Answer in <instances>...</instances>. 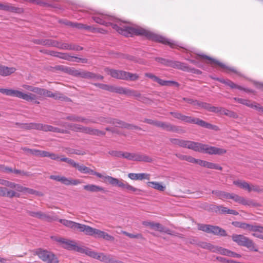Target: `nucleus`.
<instances>
[{
	"label": "nucleus",
	"mask_w": 263,
	"mask_h": 263,
	"mask_svg": "<svg viewBox=\"0 0 263 263\" xmlns=\"http://www.w3.org/2000/svg\"><path fill=\"white\" fill-rule=\"evenodd\" d=\"M147 184L149 186L160 191H164L165 189V186L159 182L151 181L148 182Z\"/></svg>",
	"instance_id": "obj_39"
},
{
	"label": "nucleus",
	"mask_w": 263,
	"mask_h": 263,
	"mask_svg": "<svg viewBox=\"0 0 263 263\" xmlns=\"http://www.w3.org/2000/svg\"><path fill=\"white\" fill-rule=\"evenodd\" d=\"M80 246H78L75 241L66 239L64 245L62 246V247L68 250L74 251L78 252Z\"/></svg>",
	"instance_id": "obj_25"
},
{
	"label": "nucleus",
	"mask_w": 263,
	"mask_h": 263,
	"mask_svg": "<svg viewBox=\"0 0 263 263\" xmlns=\"http://www.w3.org/2000/svg\"><path fill=\"white\" fill-rule=\"evenodd\" d=\"M17 8L8 4L0 3V10L12 12H16Z\"/></svg>",
	"instance_id": "obj_40"
},
{
	"label": "nucleus",
	"mask_w": 263,
	"mask_h": 263,
	"mask_svg": "<svg viewBox=\"0 0 263 263\" xmlns=\"http://www.w3.org/2000/svg\"><path fill=\"white\" fill-rule=\"evenodd\" d=\"M88 13L93 15L92 18L96 23L105 26L110 25L119 33L125 36L142 35L152 41L168 45L171 48H176L177 47L183 48V47L179 46L177 42L173 40L154 33L139 26L128 25L126 22H122L120 20L113 16L96 12L93 10L88 11Z\"/></svg>",
	"instance_id": "obj_1"
},
{
	"label": "nucleus",
	"mask_w": 263,
	"mask_h": 263,
	"mask_svg": "<svg viewBox=\"0 0 263 263\" xmlns=\"http://www.w3.org/2000/svg\"><path fill=\"white\" fill-rule=\"evenodd\" d=\"M212 194H215L219 197V199L224 200L225 199H229L230 193L221 191H213Z\"/></svg>",
	"instance_id": "obj_44"
},
{
	"label": "nucleus",
	"mask_w": 263,
	"mask_h": 263,
	"mask_svg": "<svg viewBox=\"0 0 263 263\" xmlns=\"http://www.w3.org/2000/svg\"><path fill=\"white\" fill-rule=\"evenodd\" d=\"M239 227L244 230L253 232L252 235L258 238V236L263 233V226L260 225H252L246 223H241Z\"/></svg>",
	"instance_id": "obj_14"
},
{
	"label": "nucleus",
	"mask_w": 263,
	"mask_h": 263,
	"mask_svg": "<svg viewBox=\"0 0 263 263\" xmlns=\"http://www.w3.org/2000/svg\"><path fill=\"white\" fill-rule=\"evenodd\" d=\"M156 60L157 62L166 66H170L174 68L178 69L184 71L190 72L192 70V69L189 67L187 64L179 61H168L160 58H157Z\"/></svg>",
	"instance_id": "obj_8"
},
{
	"label": "nucleus",
	"mask_w": 263,
	"mask_h": 263,
	"mask_svg": "<svg viewBox=\"0 0 263 263\" xmlns=\"http://www.w3.org/2000/svg\"><path fill=\"white\" fill-rule=\"evenodd\" d=\"M59 159L57 160H60L61 161L65 162L69 164V165L72 166L73 167H75L77 163L74 161L73 160L66 158V157H60L58 156Z\"/></svg>",
	"instance_id": "obj_51"
},
{
	"label": "nucleus",
	"mask_w": 263,
	"mask_h": 263,
	"mask_svg": "<svg viewBox=\"0 0 263 263\" xmlns=\"http://www.w3.org/2000/svg\"><path fill=\"white\" fill-rule=\"evenodd\" d=\"M230 252V250L218 246H215V249L213 250V252L218 253L228 256L229 255Z\"/></svg>",
	"instance_id": "obj_47"
},
{
	"label": "nucleus",
	"mask_w": 263,
	"mask_h": 263,
	"mask_svg": "<svg viewBox=\"0 0 263 263\" xmlns=\"http://www.w3.org/2000/svg\"><path fill=\"white\" fill-rule=\"evenodd\" d=\"M0 184L10 189H15L16 191L19 192H25V190H27V187L6 180L0 179Z\"/></svg>",
	"instance_id": "obj_20"
},
{
	"label": "nucleus",
	"mask_w": 263,
	"mask_h": 263,
	"mask_svg": "<svg viewBox=\"0 0 263 263\" xmlns=\"http://www.w3.org/2000/svg\"><path fill=\"white\" fill-rule=\"evenodd\" d=\"M51 238L52 240H55V241L61 243L62 246L64 245V244L65 242V240H66L63 238L58 237H56V236H51Z\"/></svg>",
	"instance_id": "obj_61"
},
{
	"label": "nucleus",
	"mask_w": 263,
	"mask_h": 263,
	"mask_svg": "<svg viewBox=\"0 0 263 263\" xmlns=\"http://www.w3.org/2000/svg\"><path fill=\"white\" fill-rule=\"evenodd\" d=\"M187 148L196 152L208 154L209 155H221L227 152V151L224 148L212 146L208 144L190 141H189Z\"/></svg>",
	"instance_id": "obj_3"
},
{
	"label": "nucleus",
	"mask_w": 263,
	"mask_h": 263,
	"mask_svg": "<svg viewBox=\"0 0 263 263\" xmlns=\"http://www.w3.org/2000/svg\"><path fill=\"white\" fill-rule=\"evenodd\" d=\"M23 127L25 129H35L42 130L45 132H53L55 133L61 132V129L58 127H55L51 125H45L40 123H30L23 124Z\"/></svg>",
	"instance_id": "obj_9"
},
{
	"label": "nucleus",
	"mask_w": 263,
	"mask_h": 263,
	"mask_svg": "<svg viewBox=\"0 0 263 263\" xmlns=\"http://www.w3.org/2000/svg\"><path fill=\"white\" fill-rule=\"evenodd\" d=\"M83 48L79 46H76L72 44H69L68 43H64V45L63 47H62V49H65V50H82Z\"/></svg>",
	"instance_id": "obj_43"
},
{
	"label": "nucleus",
	"mask_w": 263,
	"mask_h": 263,
	"mask_svg": "<svg viewBox=\"0 0 263 263\" xmlns=\"http://www.w3.org/2000/svg\"><path fill=\"white\" fill-rule=\"evenodd\" d=\"M155 82L159 83L161 86H170L173 84L178 85V83L173 81H166L160 79L158 77L155 81Z\"/></svg>",
	"instance_id": "obj_46"
},
{
	"label": "nucleus",
	"mask_w": 263,
	"mask_h": 263,
	"mask_svg": "<svg viewBox=\"0 0 263 263\" xmlns=\"http://www.w3.org/2000/svg\"><path fill=\"white\" fill-rule=\"evenodd\" d=\"M16 70L14 67H9L3 66L0 64V75L2 76H8L14 73Z\"/></svg>",
	"instance_id": "obj_28"
},
{
	"label": "nucleus",
	"mask_w": 263,
	"mask_h": 263,
	"mask_svg": "<svg viewBox=\"0 0 263 263\" xmlns=\"http://www.w3.org/2000/svg\"><path fill=\"white\" fill-rule=\"evenodd\" d=\"M197 125L208 129H217V127L216 126L207 123L204 121L203 120L200 119H199L198 122H197Z\"/></svg>",
	"instance_id": "obj_45"
},
{
	"label": "nucleus",
	"mask_w": 263,
	"mask_h": 263,
	"mask_svg": "<svg viewBox=\"0 0 263 263\" xmlns=\"http://www.w3.org/2000/svg\"><path fill=\"white\" fill-rule=\"evenodd\" d=\"M63 23L66 25L70 26L79 29H85L87 30H91L92 32L95 31L96 29L91 26H88L81 23H72L67 21L63 22Z\"/></svg>",
	"instance_id": "obj_22"
},
{
	"label": "nucleus",
	"mask_w": 263,
	"mask_h": 263,
	"mask_svg": "<svg viewBox=\"0 0 263 263\" xmlns=\"http://www.w3.org/2000/svg\"><path fill=\"white\" fill-rule=\"evenodd\" d=\"M2 192L4 195H1V196H6L9 198H12L13 197H18L20 196V194L17 193L16 192L13 190H8L6 187H3Z\"/></svg>",
	"instance_id": "obj_34"
},
{
	"label": "nucleus",
	"mask_w": 263,
	"mask_h": 263,
	"mask_svg": "<svg viewBox=\"0 0 263 263\" xmlns=\"http://www.w3.org/2000/svg\"><path fill=\"white\" fill-rule=\"evenodd\" d=\"M47 53L51 56L58 57L60 59L66 60L68 61L77 62H81L82 63H85L86 62V60L85 59H81V58H77L76 57L71 56L66 53H62V52H57V51H52V50H50V51H48L47 52Z\"/></svg>",
	"instance_id": "obj_12"
},
{
	"label": "nucleus",
	"mask_w": 263,
	"mask_h": 263,
	"mask_svg": "<svg viewBox=\"0 0 263 263\" xmlns=\"http://www.w3.org/2000/svg\"><path fill=\"white\" fill-rule=\"evenodd\" d=\"M143 224L146 227H150L152 229L160 232L164 231V228L159 223L154 222L144 221Z\"/></svg>",
	"instance_id": "obj_29"
},
{
	"label": "nucleus",
	"mask_w": 263,
	"mask_h": 263,
	"mask_svg": "<svg viewBox=\"0 0 263 263\" xmlns=\"http://www.w3.org/2000/svg\"><path fill=\"white\" fill-rule=\"evenodd\" d=\"M112 90H111V92H115L116 93H119V94H124L126 95V92L127 88H124L122 87H114L112 86Z\"/></svg>",
	"instance_id": "obj_52"
},
{
	"label": "nucleus",
	"mask_w": 263,
	"mask_h": 263,
	"mask_svg": "<svg viewBox=\"0 0 263 263\" xmlns=\"http://www.w3.org/2000/svg\"><path fill=\"white\" fill-rule=\"evenodd\" d=\"M108 73L113 78L125 80L135 81L139 78V76L136 73L122 70L110 69Z\"/></svg>",
	"instance_id": "obj_7"
},
{
	"label": "nucleus",
	"mask_w": 263,
	"mask_h": 263,
	"mask_svg": "<svg viewBox=\"0 0 263 263\" xmlns=\"http://www.w3.org/2000/svg\"><path fill=\"white\" fill-rule=\"evenodd\" d=\"M96 85L98 86L99 88H100L101 89L108 90L111 92V90H112V86H110V85L103 84H96Z\"/></svg>",
	"instance_id": "obj_58"
},
{
	"label": "nucleus",
	"mask_w": 263,
	"mask_h": 263,
	"mask_svg": "<svg viewBox=\"0 0 263 263\" xmlns=\"http://www.w3.org/2000/svg\"><path fill=\"white\" fill-rule=\"evenodd\" d=\"M209 233H213L215 235H219L222 236H227V233L225 230L217 226L210 225Z\"/></svg>",
	"instance_id": "obj_32"
},
{
	"label": "nucleus",
	"mask_w": 263,
	"mask_h": 263,
	"mask_svg": "<svg viewBox=\"0 0 263 263\" xmlns=\"http://www.w3.org/2000/svg\"><path fill=\"white\" fill-rule=\"evenodd\" d=\"M170 114L172 115L175 118L181 120V121L182 120L183 115L177 112H171Z\"/></svg>",
	"instance_id": "obj_64"
},
{
	"label": "nucleus",
	"mask_w": 263,
	"mask_h": 263,
	"mask_svg": "<svg viewBox=\"0 0 263 263\" xmlns=\"http://www.w3.org/2000/svg\"><path fill=\"white\" fill-rule=\"evenodd\" d=\"M122 151H112L109 152V154L117 158H122Z\"/></svg>",
	"instance_id": "obj_56"
},
{
	"label": "nucleus",
	"mask_w": 263,
	"mask_h": 263,
	"mask_svg": "<svg viewBox=\"0 0 263 263\" xmlns=\"http://www.w3.org/2000/svg\"><path fill=\"white\" fill-rule=\"evenodd\" d=\"M126 95L128 97H134L138 100H141L142 98L139 91L128 88H127Z\"/></svg>",
	"instance_id": "obj_37"
},
{
	"label": "nucleus",
	"mask_w": 263,
	"mask_h": 263,
	"mask_svg": "<svg viewBox=\"0 0 263 263\" xmlns=\"http://www.w3.org/2000/svg\"><path fill=\"white\" fill-rule=\"evenodd\" d=\"M47 53L51 56L58 57L60 59L66 60L68 61L77 62H81L82 63H85L86 62V60L85 59H81V58H77L76 57L71 56L66 53H62V52H57V51H52V50H50V51H48L47 52Z\"/></svg>",
	"instance_id": "obj_13"
},
{
	"label": "nucleus",
	"mask_w": 263,
	"mask_h": 263,
	"mask_svg": "<svg viewBox=\"0 0 263 263\" xmlns=\"http://www.w3.org/2000/svg\"><path fill=\"white\" fill-rule=\"evenodd\" d=\"M28 214L33 217L37 218L41 220H46L48 221H51L52 220H55L57 219L56 218L52 217L46 213H43L41 211H27Z\"/></svg>",
	"instance_id": "obj_19"
},
{
	"label": "nucleus",
	"mask_w": 263,
	"mask_h": 263,
	"mask_svg": "<svg viewBox=\"0 0 263 263\" xmlns=\"http://www.w3.org/2000/svg\"><path fill=\"white\" fill-rule=\"evenodd\" d=\"M222 82L232 88H237V89H238L240 90H243L246 92L251 91L248 89L243 88L241 86L236 85V84H235L234 83H233V82H232L230 80H227V81L223 80Z\"/></svg>",
	"instance_id": "obj_42"
},
{
	"label": "nucleus",
	"mask_w": 263,
	"mask_h": 263,
	"mask_svg": "<svg viewBox=\"0 0 263 263\" xmlns=\"http://www.w3.org/2000/svg\"><path fill=\"white\" fill-rule=\"evenodd\" d=\"M63 119L75 122H81L85 123H88L89 122L88 120L85 119L83 117L76 116H69L63 118Z\"/></svg>",
	"instance_id": "obj_38"
},
{
	"label": "nucleus",
	"mask_w": 263,
	"mask_h": 263,
	"mask_svg": "<svg viewBox=\"0 0 263 263\" xmlns=\"http://www.w3.org/2000/svg\"><path fill=\"white\" fill-rule=\"evenodd\" d=\"M51 238L52 240H55V241L61 243L62 246L64 245V244L65 242V240H66L63 238L58 237H56V236H51Z\"/></svg>",
	"instance_id": "obj_62"
},
{
	"label": "nucleus",
	"mask_w": 263,
	"mask_h": 263,
	"mask_svg": "<svg viewBox=\"0 0 263 263\" xmlns=\"http://www.w3.org/2000/svg\"><path fill=\"white\" fill-rule=\"evenodd\" d=\"M0 92L8 96L15 97L28 102H32L37 104H40V102L36 100V95L34 93H24L19 90L6 88H0Z\"/></svg>",
	"instance_id": "obj_5"
},
{
	"label": "nucleus",
	"mask_w": 263,
	"mask_h": 263,
	"mask_svg": "<svg viewBox=\"0 0 263 263\" xmlns=\"http://www.w3.org/2000/svg\"><path fill=\"white\" fill-rule=\"evenodd\" d=\"M50 178L52 180L61 182L62 183L66 185H76L81 183L79 180L72 179L69 178H66L64 176L59 175H51L50 176Z\"/></svg>",
	"instance_id": "obj_17"
},
{
	"label": "nucleus",
	"mask_w": 263,
	"mask_h": 263,
	"mask_svg": "<svg viewBox=\"0 0 263 263\" xmlns=\"http://www.w3.org/2000/svg\"><path fill=\"white\" fill-rule=\"evenodd\" d=\"M37 95H39L40 97H50L54 98L55 99H59L61 98V94L59 93H53L51 91L41 88H39Z\"/></svg>",
	"instance_id": "obj_21"
},
{
	"label": "nucleus",
	"mask_w": 263,
	"mask_h": 263,
	"mask_svg": "<svg viewBox=\"0 0 263 263\" xmlns=\"http://www.w3.org/2000/svg\"><path fill=\"white\" fill-rule=\"evenodd\" d=\"M79 77L83 78H95L96 76V74L91 73L90 72L85 71H80Z\"/></svg>",
	"instance_id": "obj_49"
},
{
	"label": "nucleus",
	"mask_w": 263,
	"mask_h": 263,
	"mask_svg": "<svg viewBox=\"0 0 263 263\" xmlns=\"http://www.w3.org/2000/svg\"><path fill=\"white\" fill-rule=\"evenodd\" d=\"M233 183L235 185L246 190H247L249 184L247 182L241 180H235Z\"/></svg>",
	"instance_id": "obj_50"
},
{
	"label": "nucleus",
	"mask_w": 263,
	"mask_h": 263,
	"mask_svg": "<svg viewBox=\"0 0 263 263\" xmlns=\"http://www.w3.org/2000/svg\"><path fill=\"white\" fill-rule=\"evenodd\" d=\"M258 104L255 102L252 103L248 100H246V103H245V105H246L247 106H248L252 108H254L255 109H256Z\"/></svg>",
	"instance_id": "obj_60"
},
{
	"label": "nucleus",
	"mask_w": 263,
	"mask_h": 263,
	"mask_svg": "<svg viewBox=\"0 0 263 263\" xmlns=\"http://www.w3.org/2000/svg\"><path fill=\"white\" fill-rule=\"evenodd\" d=\"M75 168L78 169V170L82 173L87 174L89 175H91L93 170L88 167H87L83 164H80L78 163Z\"/></svg>",
	"instance_id": "obj_36"
},
{
	"label": "nucleus",
	"mask_w": 263,
	"mask_h": 263,
	"mask_svg": "<svg viewBox=\"0 0 263 263\" xmlns=\"http://www.w3.org/2000/svg\"><path fill=\"white\" fill-rule=\"evenodd\" d=\"M84 190L91 192H104V189L103 187L95 185V184H87L83 186Z\"/></svg>",
	"instance_id": "obj_33"
},
{
	"label": "nucleus",
	"mask_w": 263,
	"mask_h": 263,
	"mask_svg": "<svg viewBox=\"0 0 263 263\" xmlns=\"http://www.w3.org/2000/svg\"><path fill=\"white\" fill-rule=\"evenodd\" d=\"M59 221L65 227L73 230H79L80 232H83L87 235L92 236L96 238H102L110 241H112L115 239V238L112 236L104 231L93 228L89 226L66 219H60Z\"/></svg>",
	"instance_id": "obj_2"
},
{
	"label": "nucleus",
	"mask_w": 263,
	"mask_h": 263,
	"mask_svg": "<svg viewBox=\"0 0 263 263\" xmlns=\"http://www.w3.org/2000/svg\"><path fill=\"white\" fill-rule=\"evenodd\" d=\"M128 177L132 180H142L143 179L149 180L150 175L146 173H129Z\"/></svg>",
	"instance_id": "obj_26"
},
{
	"label": "nucleus",
	"mask_w": 263,
	"mask_h": 263,
	"mask_svg": "<svg viewBox=\"0 0 263 263\" xmlns=\"http://www.w3.org/2000/svg\"><path fill=\"white\" fill-rule=\"evenodd\" d=\"M92 175H96L98 177L103 179L104 182H108L114 186H117L122 189H125L128 191H130L133 192H140V190L134 187V186L129 184L127 182L122 179L119 180L117 178H114L110 176H103L101 173L95 172L92 170L91 173Z\"/></svg>",
	"instance_id": "obj_4"
},
{
	"label": "nucleus",
	"mask_w": 263,
	"mask_h": 263,
	"mask_svg": "<svg viewBox=\"0 0 263 263\" xmlns=\"http://www.w3.org/2000/svg\"><path fill=\"white\" fill-rule=\"evenodd\" d=\"M22 87L25 89L26 90H27L30 91H32L33 92H34L37 94L38 89L39 87H34L32 85H29L27 84H23L22 85Z\"/></svg>",
	"instance_id": "obj_53"
},
{
	"label": "nucleus",
	"mask_w": 263,
	"mask_h": 263,
	"mask_svg": "<svg viewBox=\"0 0 263 263\" xmlns=\"http://www.w3.org/2000/svg\"><path fill=\"white\" fill-rule=\"evenodd\" d=\"M199 120V119L198 118H193L190 116H186L185 115H183V117L182 119L183 121L191 123V124H197V122H198V121Z\"/></svg>",
	"instance_id": "obj_48"
},
{
	"label": "nucleus",
	"mask_w": 263,
	"mask_h": 263,
	"mask_svg": "<svg viewBox=\"0 0 263 263\" xmlns=\"http://www.w3.org/2000/svg\"><path fill=\"white\" fill-rule=\"evenodd\" d=\"M95 258L106 263L111 262L110 256L102 253H98L97 252V255H96Z\"/></svg>",
	"instance_id": "obj_41"
},
{
	"label": "nucleus",
	"mask_w": 263,
	"mask_h": 263,
	"mask_svg": "<svg viewBox=\"0 0 263 263\" xmlns=\"http://www.w3.org/2000/svg\"><path fill=\"white\" fill-rule=\"evenodd\" d=\"M122 233L132 238H138L141 236L140 234H133L125 231H123Z\"/></svg>",
	"instance_id": "obj_63"
},
{
	"label": "nucleus",
	"mask_w": 263,
	"mask_h": 263,
	"mask_svg": "<svg viewBox=\"0 0 263 263\" xmlns=\"http://www.w3.org/2000/svg\"><path fill=\"white\" fill-rule=\"evenodd\" d=\"M35 253L41 259L46 263L59 262L58 258L51 252L39 249L36 251Z\"/></svg>",
	"instance_id": "obj_10"
},
{
	"label": "nucleus",
	"mask_w": 263,
	"mask_h": 263,
	"mask_svg": "<svg viewBox=\"0 0 263 263\" xmlns=\"http://www.w3.org/2000/svg\"><path fill=\"white\" fill-rule=\"evenodd\" d=\"M112 123L116 126H118L122 128H125L129 129H134L138 128L136 126L125 123L122 121L117 119H114Z\"/></svg>",
	"instance_id": "obj_30"
},
{
	"label": "nucleus",
	"mask_w": 263,
	"mask_h": 263,
	"mask_svg": "<svg viewBox=\"0 0 263 263\" xmlns=\"http://www.w3.org/2000/svg\"><path fill=\"white\" fill-rule=\"evenodd\" d=\"M78 252L82 254H85L86 255L93 258H95L96 255H97V252L93 251L90 249L84 246H80V248L78 250Z\"/></svg>",
	"instance_id": "obj_31"
},
{
	"label": "nucleus",
	"mask_w": 263,
	"mask_h": 263,
	"mask_svg": "<svg viewBox=\"0 0 263 263\" xmlns=\"http://www.w3.org/2000/svg\"><path fill=\"white\" fill-rule=\"evenodd\" d=\"M69 128L72 130L76 132H80L86 134H89L91 135H99V134L103 133L95 129H92L89 127H84L78 124H70L68 125Z\"/></svg>",
	"instance_id": "obj_16"
},
{
	"label": "nucleus",
	"mask_w": 263,
	"mask_h": 263,
	"mask_svg": "<svg viewBox=\"0 0 263 263\" xmlns=\"http://www.w3.org/2000/svg\"><path fill=\"white\" fill-rule=\"evenodd\" d=\"M258 104L255 102L252 103L248 100H246V103H245V105H246L247 106H248L252 108H254L255 109H256Z\"/></svg>",
	"instance_id": "obj_59"
},
{
	"label": "nucleus",
	"mask_w": 263,
	"mask_h": 263,
	"mask_svg": "<svg viewBox=\"0 0 263 263\" xmlns=\"http://www.w3.org/2000/svg\"><path fill=\"white\" fill-rule=\"evenodd\" d=\"M64 43H62L55 40L51 39H45L44 40L43 45L48 47H55L59 49H62Z\"/></svg>",
	"instance_id": "obj_27"
},
{
	"label": "nucleus",
	"mask_w": 263,
	"mask_h": 263,
	"mask_svg": "<svg viewBox=\"0 0 263 263\" xmlns=\"http://www.w3.org/2000/svg\"><path fill=\"white\" fill-rule=\"evenodd\" d=\"M210 225L200 224L198 226V228L199 230L209 233Z\"/></svg>",
	"instance_id": "obj_55"
},
{
	"label": "nucleus",
	"mask_w": 263,
	"mask_h": 263,
	"mask_svg": "<svg viewBox=\"0 0 263 263\" xmlns=\"http://www.w3.org/2000/svg\"><path fill=\"white\" fill-rule=\"evenodd\" d=\"M156 126L168 132H176L177 127L169 123L158 121L156 123Z\"/></svg>",
	"instance_id": "obj_24"
},
{
	"label": "nucleus",
	"mask_w": 263,
	"mask_h": 263,
	"mask_svg": "<svg viewBox=\"0 0 263 263\" xmlns=\"http://www.w3.org/2000/svg\"><path fill=\"white\" fill-rule=\"evenodd\" d=\"M232 239L238 245L245 247L250 251L255 252L258 251L253 240L243 235L233 234L232 236Z\"/></svg>",
	"instance_id": "obj_6"
},
{
	"label": "nucleus",
	"mask_w": 263,
	"mask_h": 263,
	"mask_svg": "<svg viewBox=\"0 0 263 263\" xmlns=\"http://www.w3.org/2000/svg\"><path fill=\"white\" fill-rule=\"evenodd\" d=\"M201 247L202 248L210 250V251L213 252V250L215 249V246H214L209 243L203 242L201 244Z\"/></svg>",
	"instance_id": "obj_57"
},
{
	"label": "nucleus",
	"mask_w": 263,
	"mask_h": 263,
	"mask_svg": "<svg viewBox=\"0 0 263 263\" xmlns=\"http://www.w3.org/2000/svg\"><path fill=\"white\" fill-rule=\"evenodd\" d=\"M128 160L151 162L152 159L148 156L140 155L138 153H130L128 152H123L122 157Z\"/></svg>",
	"instance_id": "obj_15"
},
{
	"label": "nucleus",
	"mask_w": 263,
	"mask_h": 263,
	"mask_svg": "<svg viewBox=\"0 0 263 263\" xmlns=\"http://www.w3.org/2000/svg\"><path fill=\"white\" fill-rule=\"evenodd\" d=\"M23 150L27 154L40 157H49L52 160H58L59 158L58 155L45 151H41L36 149H30L27 147L23 148Z\"/></svg>",
	"instance_id": "obj_11"
},
{
	"label": "nucleus",
	"mask_w": 263,
	"mask_h": 263,
	"mask_svg": "<svg viewBox=\"0 0 263 263\" xmlns=\"http://www.w3.org/2000/svg\"><path fill=\"white\" fill-rule=\"evenodd\" d=\"M198 57H199L203 59H205L207 60H209L210 61V63L214 65H216L220 67L221 68H222L223 70H226V71H232L235 73H237V71L234 68L232 67H230L220 62L219 61L215 60L212 58H210L209 56H207L206 55L204 54H197Z\"/></svg>",
	"instance_id": "obj_18"
},
{
	"label": "nucleus",
	"mask_w": 263,
	"mask_h": 263,
	"mask_svg": "<svg viewBox=\"0 0 263 263\" xmlns=\"http://www.w3.org/2000/svg\"><path fill=\"white\" fill-rule=\"evenodd\" d=\"M170 140L171 143L174 145H177L182 147H187L189 141L176 138H171Z\"/></svg>",
	"instance_id": "obj_35"
},
{
	"label": "nucleus",
	"mask_w": 263,
	"mask_h": 263,
	"mask_svg": "<svg viewBox=\"0 0 263 263\" xmlns=\"http://www.w3.org/2000/svg\"><path fill=\"white\" fill-rule=\"evenodd\" d=\"M229 199H232L235 202L243 205H251L252 203L251 200H248L242 197L239 196L233 193L230 194Z\"/></svg>",
	"instance_id": "obj_23"
},
{
	"label": "nucleus",
	"mask_w": 263,
	"mask_h": 263,
	"mask_svg": "<svg viewBox=\"0 0 263 263\" xmlns=\"http://www.w3.org/2000/svg\"><path fill=\"white\" fill-rule=\"evenodd\" d=\"M213 210L215 212H220L223 214H228L229 209L227 208L223 207L222 206H214L213 207Z\"/></svg>",
	"instance_id": "obj_54"
}]
</instances>
